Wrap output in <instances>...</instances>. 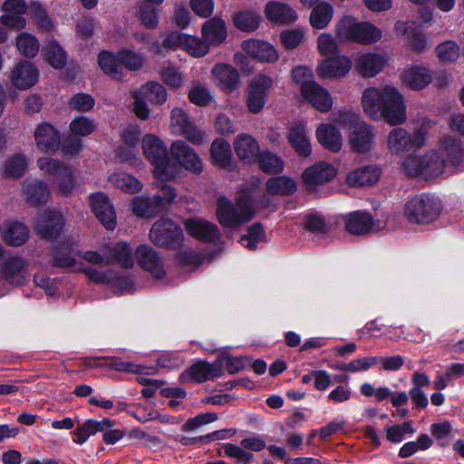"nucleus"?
<instances>
[{"label":"nucleus","mask_w":464,"mask_h":464,"mask_svg":"<svg viewBox=\"0 0 464 464\" xmlns=\"http://www.w3.org/2000/svg\"><path fill=\"white\" fill-rule=\"evenodd\" d=\"M364 111L373 120H385L391 125L406 121L403 96L393 86L367 88L362 98Z\"/></svg>","instance_id":"obj_1"},{"label":"nucleus","mask_w":464,"mask_h":464,"mask_svg":"<svg viewBox=\"0 0 464 464\" xmlns=\"http://www.w3.org/2000/svg\"><path fill=\"white\" fill-rule=\"evenodd\" d=\"M227 31H201V36H194L172 31L163 41L167 48H184L197 57L205 56L211 46H217L226 40Z\"/></svg>","instance_id":"obj_2"},{"label":"nucleus","mask_w":464,"mask_h":464,"mask_svg":"<svg viewBox=\"0 0 464 464\" xmlns=\"http://www.w3.org/2000/svg\"><path fill=\"white\" fill-rule=\"evenodd\" d=\"M142 150L159 178L171 179L179 175V167L169 159L167 146L159 137L153 134L145 135L142 139Z\"/></svg>","instance_id":"obj_3"},{"label":"nucleus","mask_w":464,"mask_h":464,"mask_svg":"<svg viewBox=\"0 0 464 464\" xmlns=\"http://www.w3.org/2000/svg\"><path fill=\"white\" fill-rule=\"evenodd\" d=\"M255 216L252 199L248 195L237 197L233 204L226 198L218 200L217 217L224 227L237 228L251 220Z\"/></svg>","instance_id":"obj_4"},{"label":"nucleus","mask_w":464,"mask_h":464,"mask_svg":"<svg viewBox=\"0 0 464 464\" xmlns=\"http://www.w3.org/2000/svg\"><path fill=\"white\" fill-rule=\"evenodd\" d=\"M440 213V204L433 197L421 194L411 198L405 205V215L414 224H429Z\"/></svg>","instance_id":"obj_5"},{"label":"nucleus","mask_w":464,"mask_h":464,"mask_svg":"<svg viewBox=\"0 0 464 464\" xmlns=\"http://www.w3.org/2000/svg\"><path fill=\"white\" fill-rule=\"evenodd\" d=\"M427 140V129L425 122L415 130L413 136L403 128H395L387 137V145L392 154L416 150L425 145Z\"/></svg>","instance_id":"obj_6"},{"label":"nucleus","mask_w":464,"mask_h":464,"mask_svg":"<svg viewBox=\"0 0 464 464\" xmlns=\"http://www.w3.org/2000/svg\"><path fill=\"white\" fill-rule=\"evenodd\" d=\"M150 240L160 246L167 248H178L183 240V231L181 227L169 218L160 219L156 221L150 231Z\"/></svg>","instance_id":"obj_7"},{"label":"nucleus","mask_w":464,"mask_h":464,"mask_svg":"<svg viewBox=\"0 0 464 464\" xmlns=\"http://www.w3.org/2000/svg\"><path fill=\"white\" fill-rule=\"evenodd\" d=\"M272 86L273 79L264 74H258L251 80L246 92V103L250 112L256 114L263 110Z\"/></svg>","instance_id":"obj_8"},{"label":"nucleus","mask_w":464,"mask_h":464,"mask_svg":"<svg viewBox=\"0 0 464 464\" xmlns=\"http://www.w3.org/2000/svg\"><path fill=\"white\" fill-rule=\"evenodd\" d=\"M170 128L174 134L184 136L194 145L205 141V133L196 127L189 115L180 108L171 111Z\"/></svg>","instance_id":"obj_9"},{"label":"nucleus","mask_w":464,"mask_h":464,"mask_svg":"<svg viewBox=\"0 0 464 464\" xmlns=\"http://www.w3.org/2000/svg\"><path fill=\"white\" fill-rule=\"evenodd\" d=\"M64 220L56 210L46 209L39 213L34 222V232L46 240H55L63 231Z\"/></svg>","instance_id":"obj_10"},{"label":"nucleus","mask_w":464,"mask_h":464,"mask_svg":"<svg viewBox=\"0 0 464 464\" xmlns=\"http://www.w3.org/2000/svg\"><path fill=\"white\" fill-rule=\"evenodd\" d=\"M170 153L175 162L179 167L195 173L199 174L203 170V163L198 153L193 148L183 140H176L170 145Z\"/></svg>","instance_id":"obj_11"},{"label":"nucleus","mask_w":464,"mask_h":464,"mask_svg":"<svg viewBox=\"0 0 464 464\" xmlns=\"http://www.w3.org/2000/svg\"><path fill=\"white\" fill-rule=\"evenodd\" d=\"M38 168L45 173L56 177L59 187L63 192H70L74 187V177L72 169L63 162L48 157L37 160Z\"/></svg>","instance_id":"obj_12"},{"label":"nucleus","mask_w":464,"mask_h":464,"mask_svg":"<svg viewBox=\"0 0 464 464\" xmlns=\"http://www.w3.org/2000/svg\"><path fill=\"white\" fill-rule=\"evenodd\" d=\"M28 266L22 256H8L1 264L0 276L12 285H23L28 278Z\"/></svg>","instance_id":"obj_13"},{"label":"nucleus","mask_w":464,"mask_h":464,"mask_svg":"<svg viewBox=\"0 0 464 464\" xmlns=\"http://www.w3.org/2000/svg\"><path fill=\"white\" fill-rule=\"evenodd\" d=\"M301 92L304 98L317 111L327 112L332 109L334 102L331 94L316 82H304Z\"/></svg>","instance_id":"obj_14"},{"label":"nucleus","mask_w":464,"mask_h":464,"mask_svg":"<svg viewBox=\"0 0 464 464\" xmlns=\"http://www.w3.org/2000/svg\"><path fill=\"white\" fill-rule=\"evenodd\" d=\"M90 205L92 212L102 224L109 230L116 227V213L109 198L102 192L90 196Z\"/></svg>","instance_id":"obj_15"},{"label":"nucleus","mask_w":464,"mask_h":464,"mask_svg":"<svg viewBox=\"0 0 464 464\" xmlns=\"http://www.w3.org/2000/svg\"><path fill=\"white\" fill-rule=\"evenodd\" d=\"M10 79L17 89L27 90L37 83L39 71L34 63L28 61H20L12 69Z\"/></svg>","instance_id":"obj_16"},{"label":"nucleus","mask_w":464,"mask_h":464,"mask_svg":"<svg viewBox=\"0 0 464 464\" xmlns=\"http://www.w3.org/2000/svg\"><path fill=\"white\" fill-rule=\"evenodd\" d=\"M27 8L24 0H5L2 5L5 13L1 16L2 24L10 29H24L26 23L22 15L26 13Z\"/></svg>","instance_id":"obj_17"},{"label":"nucleus","mask_w":464,"mask_h":464,"mask_svg":"<svg viewBox=\"0 0 464 464\" xmlns=\"http://www.w3.org/2000/svg\"><path fill=\"white\" fill-rule=\"evenodd\" d=\"M34 140L37 148L44 153L55 152L61 145L60 132L47 122H43L36 127Z\"/></svg>","instance_id":"obj_18"},{"label":"nucleus","mask_w":464,"mask_h":464,"mask_svg":"<svg viewBox=\"0 0 464 464\" xmlns=\"http://www.w3.org/2000/svg\"><path fill=\"white\" fill-rule=\"evenodd\" d=\"M136 258L139 265L149 271L154 277L162 278L165 269L160 256L149 245H141L136 249Z\"/></svg>","instance_id":"obj_19"},{"label":"nucleus","mask_w":464,"mask_h":464,"mask_svg":"<svg viewBox=\"0 0 464 464\" xmlns=\"http://www.w3.org/2000/svg\"><path fill=\"white\" fill-rule=\"evenodd\" d=\"M222 368L219 363H208L204 361H199L191 365L180 375L182 382H203L208 379L220 376Z\"/></svg>","instance_id":"obj_20"},{"label":"nucleus","mask_w":464,"mask_h":464,"mask_svg":"<svg viewBox=\"0 0 464 464\" xmlns=\"http://www.w3.org/2000/svg\"><path fill=\"white\" fill-rule=\"evenodd\" d=\"M345 229L355 236L367 235L374 229L372 216L367 211H354L344 217Z\"/></svg>","instance_id":"obj_21"},{"label":"nucleus","mask_w":464,"mask_h":464,"mask_svg":"<svg viewBox=\"0 0 464 464\" xmlns=\"http://www.w3.org/2000/svg\"><path fill=\"white\" fill-rule=\"evenodd\" d=\"M266 17L278 25H287L296 21V12L287 4L269 1L265 6Z\"/></svg>","instance_id":"obj_22"},{"label":"nucleus","mask_w":464,"mask_h":464,"mask_svg":"<svg viewBox=\"0 0 464 464\" xmlns=\"http://www.w3.org/2000/svg\"><path fill=\"white\" fill-rule=\"evenodd\" d=\"M374 137L372 128L363 121L349 131V142L357 152L371 150L374 145Z\"/></svg>","instance_id":"obj_23"},{"label":"nucleus","mask_w":464,"mask_h":464,"mask_svg":"<svg viewBox=\"0 0 464 464\" xmlns=\"http://www.w3.org/2000/svg\"><path fill=\"white\" fill-rule=\"evenodd\" d=\"M185 225L186 229L192 237L203 242L215 243L219 239L218 227L213 223L202 219H188Z\"/></svg>","instance_id":"obj_24"},{"label":"nucleus","mask_w":464,"mask_h":464,"mask_svg":"<svg viewBox=\"0 0 464 464\" xmlns=\"http://www.w3.org/2000/svg\"><path fill=\"white\" fill-rule=\"evenodd\" d=\"M352 68V62L346 56H337L324 60L318 66V74L323 78L345 76Z\"/></svg>","instance_id":"obj_25"},{"label":"nucleus","mask_w":464,"mask_h":464,"mask_svg":"<svg viewBox=\"0 0 464 464\" xmlns=\"http://www.w3.org/2000/svg\"><path fill=\"white\" fill-rule=\"evenodd\" d=\"M243 50L260 62L273 63L278 59L275 47L267 42L246 40L242 43Z\"/></svg>","instance_id":"obj_26"},{"label":"nucleus","mask_w":464,"mask_h":464,"mask_svg":"<svg viewBox=\"0 0 464 464\" xmlns=\"http://www.w3.org/2000/svg\"><path fill=\"white\" fill-rule=\"evenodd\" d=\"M440 148L445 159V165L456 169L461 168L464 163V144L459 139L445 137L440 140Z\"/></svg>","instance_id":"obj_27"},{"label":"nucleus","mask_w":464,"mask_h":464,"mask_svg":"<svg viewBox=\"0 0 464 464\" xmlns=\"http://www.w3.org/2000/svg\"><path fill=\"white\" fill-rule=\"evenodd\" d=\"M287 140L298 155L308 157L311 154L312 147L305 124H294L287 133Z\"/></svg>","instance_id":"obj_28"},{"label":"nucleus","mask_w":464,"mask_h":464,"mask_svg":"<svg viewBox=\"0 0 464 464\" xmlns=\"http://www.w3.org/2000/svg\"><path fill=\"white\" fill-rule=\"evenodd\" d=\"M234 148L238 158L246 163L255 162L260 155L258 142L249 134L237 135Z\"/></svg>","instance_id":"obj_29"},{"label":"nucleus","mask_w":464,"mask_h":464,"mask_svg":"<svg viewBox=\"0 0 464 464\" xmlns=\"http://www.w3.org/2000/svg\"><path fill=\"white\" fill-rule=\"evenodd\" d=\"M336 175L334 168L325 162H320L307 168L303 173V179L308 187L322 185L330 181Z\"/></svg>","instance_id":"obj_30"},{"label":"nucleus","mask_w":464,"mask_h":464,"mask_svg":"<svg viewBox=\"0 0 464 464\" xmlns=\"http://www.w3.org/2000/svg\"><path fill=\"white\" fill-rule=\"evenodd\" d=\"M82 271L89 277V279L95 283L112 284L116 282L117 285L122 289H128L132 285L130 279L126 276H118L117 273L111 269L103 271L88 266L82 268Z\"/></svg>","instance_id":"obj_31"},{"label":"nucleus","mask_w":464,"mask_h":464,"mask_svg":"<svg viewBox=\"0 0 464 464\" xmlns=\"http://www.w3.org/2000/svg\"><path fill=\"white\" fill-rule=\"evenodd\" d=\"M431 79L430 72L422 66L410 67L406 69L401 75L403 84L411 90L424 89L430 84Z\"/></svg>","instance_id":"obj_32"},{"label":"nucleus","mask_w":464,"mask_h":464,"mask_svg":"<svg viewBox=\"0 0 464 464\" xmlns=\"http://www.w3.org/2000/svg\"><path fill=\"white\" fill-rule=\"evenodd\" d=\"M316 137L321 145L333 152L342 149V135L332 124H321L316 130Z\"/></svg>","instance_id":"obj_33"},{"label":"nucleus","mask_w":464,"mask_h":464,"mask_svg":"<svg viewBox=\"0 0 464 464\" xmlns=\"http://www.w3.org/2000/svg\"><path fill=\"white\" fill-rule=\"evenodd\" d=\"M23 191L27 202L35 206L45 204L50 195L46 184L39 179H26Z\"/></svg>","instance_id":"obj_34"},{"label":"nucleus","mask_w":464,"mask_h":464,"mask_svg":"<svg viewBox=\"0 0 464 464\" xmlns=\"http://www.w3.org/2000/svg\"><path fill=\"white\" fill-rule=\"evenodd\" d=\"M133 213L140 218L153 217L162 211V200L159 197H136L132 201Z\"/></svg>","instance_id":"obj_35"},{"label":"nucleus","mask_w":464,"mask_h":464,"mask_svg":"<svg viewBox=\"0 0 464 464\" xmlns=\"http://www.w3.org/2000/svg\"><path fill=\"white\" fill-rule=\"evenodd\" d=\"M212 74L226 91L231 92L235 90L239 83V73L237 70L229 64H216L212 69Z\"/></svg>","instance_id":"obj_36"},{"label":"nucleus","mask_w":464,"mask_h":464,"mask_svg":"<svg viewBox=\"0 0 464 464\" xmlns=\"http://www.w3.org/2000/svg\"><path fill=\"white\" fill-rule=\"evenodd\" d=\"M380 169L373 165L359 168L347 176L349 185L356 186H371L374 184L380 178Z\"/></svg>","instance_id":"obj_37"},{"label":"nucleus","mask_w":464,"mask_h":464,"mask_svg":"<svg viewBox=\"0 0 464 464\" xmlns=\"http://www.w3.org/2000/svg\"><path fill=\"white\" fill-rule=\"evenodd\" d=\"M384 65L382 56L375 53L361 55L355 63V68L363 77H373L379 73Z\"/></svg>","instance_id":"obj_38"},{"label":"nucleus","mask_w":464,"mask_h":464,"mask_svg":"<svg viewBox=\"0 0 464 464\" xmlns=\"http://www.w3.org/2000/svg\"><path fill=\"white\" fill-rule=\"evenodd\" d=\"M29 238L28 227L22 222L14 221L5 225L3 240L9 246H20Z\"/></svg>","instance_id":"obj_39"},{"label":"nucleus","mask_w":464,"mask_h":464,"mask_svg":"<svg viewBox=\"0 0 464 464\" xmlns=\"http://www.w3.org/2000/svg\"><path fill=\"white\" fill-rule=\"evenodd\" d=\"M341 43L371 44L382 37V31H336Z\"/></svg>","instance_id":"obj_40"},{"label":"nucleus","mask_w":464,"mask_h":464,"mask_svg":"<svg viewBox=\"0 0 464 464\" xmlns=\"http://www.w3.org/2000/svg\"><path fill=\"white\" fill-rule=\"evenodd\" d=\"M110 425V419L104 418L102 420H87L74 430L73 441L77 444H83L96 432L103 430Z\"/></svg>","instance_id":"obj_41"},{"label":"nucleus","mask_w":464,"mask_h":464,"mask_svg":"<svg viewBox=\"0 0 464 464\" xmlns=\"http://www.w3.org/2000/svg\"><path fill=\"white\" fill-rule=\"evenodd\" d=\"M98 63L106 74L118 81L122 80L123 72L120 64L119 53L115 55L110 52H102L98 56Z\"/></svg>","instance_id":"obj_42"},{"label":"nucleus","mask_w":464,"mask_h":464,"mask_svg":"<svg viewBox=\"0 0 464 464\" xmlns=\"http://www.w3.org/2000/svg\"><path fill=\"white\" fill-rule=\"evenodd\" d=\"M109 181L126 193L135 194L142 189L141 182L126 172H115L109 176Z\"/></svg>","instance_id":"obj_43"},{"label":"nucleus","mask_w":464,"mask_h":464,"mask_svg":"<svg viewBox=\"0 0 464 464\" xmlns=\"http://www.w3.org/2000/svg\"><path fill=\"white\" fill-rule=\"evenodd\" d=\"M232 21L237 29H258L263 18L256 11L241 10L233 14Z\"/></svg>","instance_id":"obj_44"},{"label":"nucleus","mask_w":464,"mask_h":464,"mask_svg":"<svg viewBox=\"0 0 464 464\" xmlns=\"http://www.w3.org/2000/svg\"><path fill=\"white\" fill-rule=\"evenodd\" d=\"M210 153L214 164L223 168L230 165L232 152L230 144L227 140L223 139L215 140L212 142Z\"/></svg>","instance_id":"obj_45"},{"label":"nucleus","mask_w":464,"mask_h":464,"mask_svg":"<svg viewBox=\"0 0 464 464\" xmlns=\"http://www.w3.org/2000/svg\"><path fill=\"white\" fill-rule=\"evenodd\" d=\"M423 172L426 178H434L443 173L445 160L436 151H430L422 156Z\"/></svg>","instance_id":"obj_46"},{"label":"nucleus","mask_w":464,"mask_h":464,"mask_svg":"<svg viewBox=\"0 0 464 464\" xmlns=\"http://www.w3.org/2000/svg\"><path fill=\"white\" fill-rule=\"evenodd\" d=\"M334 9L326 3L317 5L311 12L310 22L314 29L325 28L333 18Z\"/></svg>","instance_id":"obj_47"},{"label":"nucleus","mask_w":464,"mask_h":464,"mask_svg":"<svg viewBox=\"0 0 464 464\" xmlns=\"http://www.w3.org/2000/svg\"><path fill=\"white\" fill-rule=\"evenodd\" d=\"M296 188L295 181L285 176L272 178L266 182V190L271 194L290 195L295 192Z\"/></svg>","instance_id":"obj_48"},{"label":"nucleus","mask_w":464,"mask_h":464,"mask_svg":"<svg viewBox=\"0 0 464 464\" xmlns=\"http://www.w3.org/2000/svg\"><path fill=\"white\" fill-rule=\"evenodd\" d=\"M140 95L155 104H162L167 100V91L163 85L150 82L140 88Z\"/></svg>","instance_id":"obj_49"},{"label":"nucleus","mask_w":464,"mask_h":464,"mask_svg":"<svg viewBox=\"0 0 464 464\" xmlns=\"http://www.w3.org/2000/svg\"><path fill=\"white\" fill-rule=\"evenodd\" d=\"M16 47L22 55L33 58L38 53L40 44L33 34L24 32L16 38Z\"/></svg>","instance_id":"obj_50"},{"label":"nucleus","mask_w":464,"mask_h":464,"mask_svg":"<svg viewBox=\"0 0 464 464\" xmlns=\"http://www.w3.org/2000/svg\"><path fill=\"white\" fill-rule=\"evenodd\" d=\"M27 166L26 157L15 154L6 160L4 174L5 177L20 178L25 173Z\"/></svg>","instance_id":"obj_51"},{"label":"nucleus","mask_w":464,"mask_h":464,"mask_svg":"<svg viewBox=\"0 0 464 464\" xmlns=\"http://www.w3.org/2000/svg\"><path fill=\"white\" fill-rule=\"evenodd\" d=\"M110 256L112 258V263L116 260L122 267L130 268L134 265L131 247L124 242L117 243L111 250Z\"/></svg>","instance_id":"obj_52"},{"label":"nucleus","mask_w":464,"mask_h":464,"mask_svg":"<svg viewBox=\"0 0 464 464\" xmlns=\"http://www.w3.org/2000/svg\"><path fill=\"white\" fill-rule=\"evenodd\" d=\"M304 226L308 231L315 235H324L332 229L331 223L317 213L307 215L304 218Z\"/></svg>","instance_id":"obj_53"},{"label":"nucleus","mask_w":464,"mask_h":464,"mask_svg":"<svg viewBox=\"0 0 464 464\" xmlns=\"http://www.w3.org/2000/svg\"><path fill=\"white\" fill-rule=\"evenodd\" d=\"M248 233L241 237L243 246L255 250L260 242H266V233L260 223H255L247 229Z\"/></svg>","instance_id":"obj_54"},{"label":"nucleus","mask_w":464,"mask_h":464,"mask_svg":"<svg viewBox=\"0 0 464 464\" xmlns=\"http://www.w3.org/2000/svg\"><path fill=\"white\" fill-rule=\"evenodd\" d=\"M190 102L198 106H207L210 103L212 95L209 90L199 82H193L188 92Z\"/></svg>","instance_id":"obj_55"},{"label":"nucleus","mask_w":464,"mask_h":464,"mask_svg":"<svg viewBox=\"0 0 464 464\" xmlns=\"http://www.w3.org/2000/svg\"><path fill=\"white\" fill-rule=\"evenodd\" d=\"M404 40L407 41V45L412 51L417 53H422L431 46L421 31H403L402 33Z\"/></svg>","instance_id":"obj_56"},{"label":"nucleus","mask_w":464,"mask_h":464,"mask_svg":"<svg viewBox=\"0 0 464 464\" xmlns=\"http://www.w3.org/2000/svg\"><path fill=\"white\" fill-rule=\"evenodd\" d=\"M260 168L267 173H278L284 169V162L280 157L271 152H263L258 156Z\"/></svg>","instance_id":"obj_57"},{"label":"nucleus","mask_w":464,"mask_h":464,"mask_svg":"<svg viewBox=\"0 0 464 464\" xmlns=\"http://www.w3.org/2000/svg\"><path fill=\"white\" fill-rule=\"evenodd\" d=\"M224 453L236 460L237 464H249L255 459L253 453L246 451L241 445L226 443L223 446Z\"/></svg>","instance_id":"obj_58"},{"label":"nucleus","mask_w":464,"mask_h":464,"mask_svg":"<svg viewBox=\"0 0 464 464\" xmlns=\"http://www.w3.org/2000/svg\"><path fill=\"white\" fill-rule=\"evenodd\" d=\"M44 55L48 63L56 69L63 68L66 63V54L56 43H50L44 49Z\"/></svg>","instance_id":"obj_59"},{"label":"nucleus","mask_w":464,"mask_h":464,"mask_svg":"<svg viewBox=\"0 0 464 464\" xmlns=\"http://www.w3.org/2000/svg\"><path fill=\"white\" fill-rule=\"evenodd\" d=\"M53 265L65 269H74L76 261L72 248L68 246L57 248L53 254Z\"/></svg>","instance_id":"obj_60"},{"label":"nucleus","mask_w":464,"mask_h":464,"mask_svg":"<svg viewBox=\"0 0 464 464\" xmlns=\"http://www.w3.org/2000/svg\"><path fill=\"white\" fill-rule=\"evenodd\" d=\"M387 440L392 443H399L404 439L406 433H414L415 429L411 421H405L402 424H396L385 428Z\"/></svg>","instance_id":"obj_61"},{"label":"nucleus","mask_w":464,"mask_h":464,"mask_svg":"<svg viewBox=\"0 0 464 464\" xmlns=\"http://www.w3.org/2000/svg\"><path fill=\"white\" fill-rule=\"evenodd\" d=\"M29 8L33 18L41 29H52L53 27V20L40 4L32 3Z\"/></svg>","instance_id":"obj_62"},{"label":"nucleus","mask_w":464,"mask_h":464,"mask_svg":"<svg viewBox=\"0 0 464 464\" xmlns=\"http://www.w3.org/2000/svg\"><path fill=\"white\" fill-rule=\"evenodd\" d=\"M437 53L442 62H453L459 55V48L455 42L447 41L438 45Z\"/></svg>","instance_id":"obj_63"},{"label":"nucleus","mask_w":464,"mask_h":464,"mask_svg":"<svg viewBox=\"0 0 464 464\" xmlns=\"http://www.w3.org/2000/svg\"><path fill=\"white\" fill-rule=\"evenodd\" d=\"M70 129L73 134L87 136L94 131L95 124L92 120L80 116L71 122Z\"/></svg>","instance_id":"obj_64"}]
</instances>
